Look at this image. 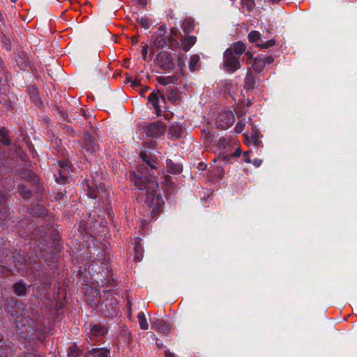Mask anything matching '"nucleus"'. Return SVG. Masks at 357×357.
Segmentation results:
<instances>
[{"label":"nucleus","instance_id":"nucleus-1","mask_svg":"<svg viewBox=\"0 0 357 357\" xmlns=\"http://www.w3.org/2000/svg\"><path fill=\"white\" fill-rule=\"evenodd\" d=\"M129 178L137 189L142 190V195L146 196L145 202L149 207L155 213L160 211L164 202L162 197L157 192L158 183L155 177L151 175H139L136 172H130Z\"/></svg>","mask_w":357,"mask_h":357},{"label":"nucleus","instance_id":"nucleus-2","mask_svg":"<svg viewBox=\"0 0 357 357\" xmlns=\"http://www.w3.org/2000/svg\"><path fill=\"white\" fill-rule=\"evenodd\" d=\"M180 34V31L176 27H172L169 32H167L166 26L161 25L152 36L153 47L156 49L167 47L173 51L177 50L180 47L178 40Z\"/></svg>","mask_w":357,"mask_h":357},{"label":"nucleus","instance_id":"nucleus-3","mask_svg":"<svg viewBox=\"0 0 357 357\" xmlns=\"http://www.w3.org/2000/svg\"><path fill=\"white\" fill-rule=\"evenodd\" d=\"M245 45L241 41L233 43L223 54V68L228 72L234 73L241 67L240 56L245 52Z\"/></svg>","mask_w":357,"mask_h":357},{"label":"nucleus","instance_id":"nucleus-4","mask_svg":"<svg viewBox=\"0 0 357 357\" xmlns=\"http://www.w3.org/2000/svg\"><path fill=\"white\" fill-rule=\"evenodd\" d=\"M147 99L154 108L157 116H161L162 108H166V99L164 93L159 90L153 91Z\"/></svg>","mask_w":357,"mask_h":357},{"label":"nucleus","instance_id":"nucleus-5","mask_svg":"<svg viewBox=\"0 0 357 357\" xmlns=\"http://www.w3.org/2000/svg\"><path fill=\"white\" fill-rule=\"evenodd\" d=\"M155 63L163 70L170 71L174 68V59L167 51H161L157 54Z\"/></svg>","mask_w":357,"mask_h":357},{"label":"nucleus","instance_id":"nucleus-6","mask_svg":"<svg viewBox=\"0 0 357 357\" xmlns=\"http://www.w3.org/2000/svg\"><path fill=\"white\" fill-rule=\"evenodd\" d=\"M235 121L234 115L231 111L223 110L220 112L215 119V125L218 128L225 130L231 127Z\"/></svg>","mask_w":357,"mask_h":357},{"label":"nucleus","instance_id":"nucleus-7","mask_svg":"<svg viewBox=\"0 0 357 357\" xmlns=\"http://www.w3.org/2000/svg\"><path fill=\"white\" fill-rule=\"evenodd\" d=\"M58 175H55L56 180L61 184L68 182L70 167L66 162L59 161L56 167Z\"/></svg>","mask_w":357,"mask_h":357},{"label":"nucleus","instance_id":"nucleus-8","mask_svg":"<svg viewBox=\"0 0 357 357\" xmlns=\"http://www.w3.org/2000/svg\"><path fill=\"white\" fill-rule=\"evenodd\" d=\"M165 131V125L160 121L150 123L145 128L146 135L155 138L160 136Z\"/></svg>","mask_w":357,"mask_h":357},{"label":"nucleus","instance_id":"nucleus-9","mask_svg":"<svg viewBox=\"0 0 357 357\" xmlns=\"http://www.w3.org/2000/svg\"><path fill=\"white\" fill-rule=\"evenodd\" d=\"M82 149L89 154H93L99 149V146L94 137L86 133L83 138Z\"/></svg>","mask_w":357,"mask_h":357},{"label":"nucleus","instance_id":"nucleus-10","mask_svg":"<svg viewBox=\"0 0 357 357\" xmlns=\"http://www.w3.org/2000/svg\"><path fill=\"white\" fill-rule=\"evenodd\" d=\"M262 135L258 130H253L251 133L244 134V142L248 146H253L255 147L261 146V141L260 138Z\"/></svg>","mask_w":357,"mask_h":357},{"label":"nucleus","instance_id":"nucleus-11","mask_svg":"<svg viewBox=\"0 0 357 357\" xmlns=\"http://www.w3.org/2000/svg\"><path fill=\"white\" fill-rule=\"evenodd\" d=\"M197 38L193 36H187L181 42L183 51L188 52L196 43Z\"/></svg>","mask_w":357,"mask_h":357},{"label":"nucleus","instance_id":"nucleus-12","mask_svg":"<svg viewBox=\"0 0 357 357\" xmlns=\"http://www.w3.org/2000/svg\"><path fill=\"white\" fill-rule=\"evenodd\" d=\"M139 158L151 169H155L157 168V160L151 155L146 154V153L142 152L139 155Z\"/></svg>","mask_w":357,"mask_h":357},{"label":"nucleus","instance_id":"nucleus-13","mask_svg":"<svg viewBox=\"0 0 357 357\" xmlns=\"http://www.w3.org/2000/svg\"><path fill=\"white\" fill-rule=\"evenodd\" d=\"M266 66V61H264L263 57L257 56L254 58L252 62V68L253 70L256 73H261L263 71L264 67Z\"/></svg>","mask_w":357,"mask_h":357},{"label":"nucleus","instance_id":"nucleus-14","mask_svg":"<svg viewBox=\"0 0 357 357\" xmlns=\"http://www.w3.org/2000/svg\"><path fill=\"white\" fill-rule=\"evenodd\" d=\"M182 131L181 127L178 124H172L168 129V136L170 138H178Z\"/></svg>","mask_w":357,"mask_h":357},{"label":"nucleus","instance_id":"nucleus-15","mask_svg":"<svg viewBox=\"0 0 357 357\" xmlns=\"http://www.w3.org/2000/svg\"><path fill=\"white\" fill-rule=\"evenodd\" d=\"M134 251V260L137 262L141 261L144 256V250L139 241L135 243Z\"/></svg>","mask_w":357,"mask_h":357},{"label":"nucleus","instance_id":"nucleus-16","mask_svg":"<svg viewBox=\"0 0 357 357\" xmlns=\"http://www.w3.org/2000/svg\"><path fill=\"white\" fill-rule=\"evenodd\" d=\"M15 266L17 268L19 273L22 275L26 273L28 269H31L30 264L27 262L26 259H24V262L19 261L17 259L14 261Z\"/></svg>","mask_w":357,"mask_h":357},{"label":"nucleus","instance_id":"nucleus-17","mask_svg":"<svg viewBox=\"0 0 357 357\" xmlns=\"http://www.w3.org/2000/svg\"><path fill=\"white\" fill-rule=\"evenodd\" d=\"M200 57L197 54H193L190 56L189 61V69L191 72L198 70L199 68Z\"/></svg>","mask_w":357,"mask_h":357},{"label":"nucleus","instance_id":"nucleus-18","mask_svg":"<svg viewBox=\"0 0 357 357\" xmlns=\"http://www.w3.org/2000/svg\"><path fill=\"white\" fill-rule=\"evenodd\" d=\"M90 333L93 336L100 337L104 335L105 328L100 324H91Z\"/></svg>","mask_w":357,"mask_h":357},{"label":"nucleus","instance_id":"nucleus-19","mask_svg":"<svg viewBox=\"0 0 357 357\" xmlns=\"http://www.w3.org/2000/svg\"><path fill=\"white\" fill-rule=\"evenodd\" d=\"M167 169L171 174H178L182 171L181 165L174 163L171 160H167Z\"/></svg>","mask_w":357,"mask_h":357},{"label":"nucleus","instance_id":"nucleus-20","mask_svg":"<svg viewBox=\"0 0 357 357\" xmlns=\"http://www.w3.org/2000/svg\"><path fill=\"white\" fill-rule=\"evenodd\" d=\"M194 20L191 18H186L184 20L182 29L185 33H189L194 30Z\"/></svg>","mask_w":357,"mask_h":357},{"label":"nucleus","instance_id":"nucleus-21","mask_svg":"<svg viewBox=\"0 0 357 357\" xmlns=\"http://www.w3.org/2000/svg\"><path fill=\"white\" fill-rule=\"evenodd\" d=\"M157 79L160 84L166 86L174 84L177 80V77L176 76H160Z\"/></svg>","mask_w":357,"mask_h":357},{"label":"nucleus","instance_id":"nucleus-22","mask_svg":"<svg viewBox=\"0 0 357 357\" xmlns=\"http://www.w3.org/2000/svg\"><path fill=\"white\" fill-rule=\"evenodd\" d=\"M154 326L156 328L159 329L163 333H166L169 331L170 326L167 322L164 320H158L154 323Z\"/></svg>","mask_w":357,"mask_h":357},{"label":"nucleus","instance_id":"nucleus-23","mask_svg":"<svg viewBox=\"0 0 357 357\" xmlns=\"http://www.w3.org/2000/svg\"><path fill=\"white\" fill-rule=\"evenodd\" d=\"M14 291L17 295L22 296L26 294V287L22 282H17L14 284Z\"/></svg>","mask_w":357,"mask_h":357},{"label":"nucleus","instance_id":"nucleus-24","mask_svg":"<svg viewBox=\"0 0 357 357\" xmlns=\"http://www.w3.org/2000/svg\"><path fill=\"white\" fill-rule=\"evenodd\" d=\"M256 79L254 76L248 73L245 78V87L246 89H253L255 86Z\"/></svg>","mask_w":357,"mask_h":357},{"label":"nucleus","instance_id":"nucleus-25","mask_svg":"<svg viewBox=\"0 0 357 357\" xmlns=\"http://www.w3.org/2000/svg\"><path fill=\"white\" fill-rule=\"evenodd\" d=\"M138 321L141 329L147 330L149 328V324L145 317L144 312H141L137 315Z\"/></svg>","mask_w":357,"mask_h":357},{"label":"nucleus","instance_id":"nucleus-26","mask_svg":"<svg viewBox=\"0 0 357 357\" xmlns=\"http://www.w3.org/2000/svg\"><path fill=\"white\" fill-rule=\"evenodd\" d=\"M248 38L250 43L257 42L258 43H259V41L262 40V39L261 38V34L257 31H250L248 36Z\"/></svg>","mask_w":357,"mask_h":357},{"label":"nucleus","instance_id":"nucleus-27","mask_svg":"<svg viewBox=\"0 0 357 357\" xmlns=\"http://www.w3.org/2000/svg\"><path fill=\"white\" fill-rule=\"evenodd\" d=\"M185 57L186 56H185V54H181L177 57V59H176L177 66L180 70L181 75H183V71H184V69L185 67Z\"/></svg>","mask_w":357,"mask_h":357},{"label":"nucleus","instance_id":"nucleus-28","mask_svg":"<svg viewBox=\"0 0 357 357\" xmlns=\"http://www.w3.org/2000/svg\"><path fill=\"white\" fill-rule=\"evenodd\" d=\"M275 44V40L273 39L268 40L267 41H264L263 40L261 41H259L257 44V47H259L261 49H268L271 47H273Z\"/></svg>","mask_w":357,"mask_h":357},{"label":"nucleus","instance_id":"nucleus-29","mask_svg":"<svg viewBox=\"0 0 357 357\" xmlns=\"http://www.w3.org/2000/svg\"><path fill=\"white\" fill-rule=\"evenodd\" d=\"M241 6L243 8H246L248 11L253 10L255 6L254 0H241Z\"/></svg>","mask_w":357,"mask_h":357},{"label":"nucleus","instance_id":"nucleus-30","mask_svg":"<svg viewBox=\"0 0 357 357\" xmlns=\"http://www.w3.org/2000/svg\"><path fill=\"white\" fill-rule=\"evenodd\" d=\"M0 142L5 145H9L10 143L4 128H0Z\"/></svg>","mask_w":357,"mask_h":357},{"label":"nucleus","instance_id":"nucleus-31","mask_svg":"<svg viewBox=\"0 0 357 357\" xmlns=\"http://www.w3.org/2000/svg\"><path fill=\"white\" fill-rule=\"evenodd\" d=\"M12 351L7 346H0V357H11Z\"/></svg>","mask_w":357,"mask_h":357},{"label":"nucleus","instance_id":"nucleus-32","mask_svg":"<svg viewBox=\"0 0 357 357\" xmlns=\"http://www.w3.org/2000/svg\"><path fill=\"white\" fill-rule=\"evenodd\" d=\"M231 158H232V156L231 155L222 153V154H220L218 156L217 160L218 161L224 162L225 163H229V162H231Z\"/></svg>","mask_w":357,"mask_h":357},{"label":"nucleus","instance_id":"nucleus-33","mask_svg":"<svg viewBox=\"0 0 357 357\" xmlns=\"http://www.w3.org/2000/svg\"><path fill=\"white\" fill-rule=\"evenodd\" d=\"M19 192L22 195V196L25 199H29L31 196V192L29 190L24 188V186H19L18 188Z\"/></svg>","mask_w":357,"mask_h":357},{"label":"nucleus","instance_id":"nucleus-34","mask_svg":"<svg viewBox=\"0 0 357 357\" xmlns=\"http://www.w3.org/2000/svg\"><path fill=\"white\" fill-rule=\"evenodd\" d=\"M147 171H148V168L146 165H139L137 166L136 170L135 172H136L139 175L147 176L146 175Z\"/></svg>","mask_w":357,"mask_h":357},{"label":"nucleus","instance_id":"nucleus-35","mask_svg":"<svg viewBox=\"0 0 357 357\" xmlns=\"http://www.w3.org/2000/svg\"><path fill=\"white\" fill-rule=\"evenodd\" d=\"M139 22L140 24L145 29H149L151 24L150 20L144 17H142L139 20Z\"/></svg>","mask_w":357,"mask_h":357},{"label":"nucleus","instance_id":"nucleus-36","mask_svg":"<svg viewBox=\"0 0 357 357\" xmlns=\"http://www.w3.org/2000/svg\"><path fill=\"white\" fill-rule=\"evenodd\" d=\"M245 125V122L243 121V120L238 122L235 127L236 132H238V133L241 132L244 129Z\"/></svg>","mask_w":357,"mask_h":357},{"label":"nucleus","instance_id":"nucleus-37","mask_svg":"<svg viewBox=\"0 0 357 357\" xmlns=\"http://www.w3.org/2000/svg\"><path fill=\"white\" fill-rule=\"evenodd\" d=\"M98 192L92 190L90 187H89V190H88V192H87V195L89 197L92 198V199H96L98 197Z\"/></svg>","mask_w":357,"mask_h":357},{"label":"nucleus","instance_id":"nucleus-38","mask_svg":"<svg viewBox=\"0 0 357 357\" xmlns=\"http://www.w3.org/2000/svg\"><path fill=\"white\" fill-rule=\"evenodd\" d=\"M70 354H69V356L70 357H75V356H78V354L76 353L77 351V347L76 346H72L70 347Z\"/></svg>","mask_w":357,"mask_h":357},{"label":"nucleus","instance_id":"nucleus-39","mask_svg":"<svg viewBox=\"0 0 357 357\" xmlns=\"http://www.w3.org/2000/svg\"><path fill=\"white\" fill-rule=\"evenodd\" d=\"M109 351L107 349L100 350L98 354V357H109Z\"/></svg>","mask_w":357,"mask_h":357},{"label":"nucleus","instance_id":"nucleus-40","mask_svg":"<svg viewBox=\"0 0 357 357\" xmlns=\"http://www.w3.org/2000/svg\"><path fill=\"white\" fill-rule=\"evenodd\" d=\"M263 59L264 61H266V64L268 63V64H271L274 61V58L273 56H264L263 57Z\"/></svg>","mask_w":357,"mask_h":357},{"label":"nucleus","instance_id":"nucleus-41","mask_svg":"<svg viewBox=\"0 0 357 357\" xmlns=\"http://www.w3.org/2000/svg\"><path fill=\"white\" fill-rule=\"evenodd\" d=\"M100 350H103V349L93 348L91 350H89L87 351V354L89 355H93L94 354H97V355H98Z\"/></svg>","mask_w":357,"mask_h":357},{"label":"nucleus","instance_id":"nucleus-42","mask_svg":"<svg viewBox=\"0 0 357 357\" xmlns=\"http://www.w3.org/2000/svg\"><path fill=\"white\" fill-rule=\"evenodd\" d=\"M252 164L255 165V167H259L261 166V165L262 164V160L261 159H259V158H255L253 161H252Z\"/></svg>","mask_w":357,"mask_h":357},{"label":"nucleus","instance_id":"nucleus-43","mask_svg":"<svg viewBox=\"0 0 357 357\" xmlns=\"http://www.w3.org/2000/svg\"><path fill=\"white\" fill-rule=\"evenodd\" d=\"M249 153H250V151H245V152L243 153L244 161L246 163H250L251 162V160H250V158L248 156Z\"/></svg>","mask_w":357,"mask_h":357},{"label":"nucleus","instance_id":"nucleus-44","mask_svg":"<svg viewBox=\"0 0 357 357\" xmlns=\"http://www.w3.org/2000/svg\"><path fill=\"white\" fill-rule=\"evenodd\" d=\"M241 154V149L238 147V148H236V150L234 151V152L233 153L232 155H231L233 157H239Z\"/></svg>","mask_w":357,"mask_h":357},{"label":"nucleus","instance_id":"nucleus-45","mask_svg":"<svg viewBox=\"0 0 357 357\" xmlns=\"http://www.w3.org/2000/svg\"><path fill=\"white\" fill-rule=\"evenodd\" d=\"M128 80H129V82H132L133 86H137V85L140 84V80L138 79H135L133 80L131 79H129Z\"/></svg>","mask_w":357,"mask_h":357},{"label":"nucleus","instance_id":"nucleus-46","mask_svg":"<svg viewBox=\"0 0 357 357\" xmlns=\"http://www.w3.org/2000/svg\"><path fill=\"white\" fill-rule=\"evenodd\" d=\"M244 53H245V56H246V57H247V60L248 61V60H250H250L252 61V60H253L254 59L252 58V53H251L250 52H245H245H244Z\"/></svg>","mask_w":357,"mask_h":357},{"label":"nucleus","instance_id":"nucleus-47","mask_svg":"<svg viewBox=\"0 0 357 357\" xmlns=\"http://www.w3.org/2000/svg\"><path fill=\"white\" fill-rule=\"evenodd\" d=\"M165 357H176L174 354L172 353L169 350H167V351H165Z\"/></svg>","mask_w":357,"mask_h":357},{"label":"nucleus","instance_id":"nucleus-48","mask_svg":"<svg viewBox=\"0 0 357 357\" xmlns=\"http://www.w3.org/2000/svg\"><path fill=\"white\" fill-rule=\"evenodd\" d=\"M117 312V309L116 307H114L112 310V312H108V314L111 316H114V314H116Z\"/></svg>","mask_w":357,"mask_h":357},{"label":"nucleus","instance_id":"nucleus-49","mask_svg":"<svg viewBox=\"0 0 357 357\" xmlns=\"http://www.w3.org/2000/svg\"><path fill=\"white\" fill-rule=\"evenodd\" d=\"M137 2H138V3H139L141 5H145L146 0H137Z\"/></svg>","mask_w":357,"mask_h":357},{"label":"nucleus","instance_id":"nucleus-50","mask_svg":"<svg viewBox=\"0 0 357 357\" xmlns=\"http://www.w3.org/2000/svg\"><path fill=\"white\" fill-rule=\"evenodd\" d=\"M199 169H204L206 168V165H204L203 163H199Z\"/></svg>","mask_w":357,"mask_h":357},{"label":"nucleus","instance_id":"nucleus-51","mask_svg":"<svg viewBox=\"0 0 357 357\" xmlns=\"http://www.w3.org/2000/svg\"><path fill=\"white\" fill-rule=\"evenodd\" d=\"M6 262V259H3L0 258V263H1V264H5Z\"/></svg>","mask_w":357,"mask_h":357},{"label":"nucleus","instance_id":"nucleus-52","mask_svg":"<svg viewBox=\"0 0 357 357\" xmlns=\"http://www.w3.org/2000/svg\"><path fill=\"white\" fill-rule=\"evenodd\" d=\"M1 220H4V219L6 218V214H5V213H2V214H1Z\"/></svg>","mask_w":357,"mask_h":357},{"label":"nucleus","instance_id":"nucleus-53","mask_svg":"<svg viewBox=\"0 0 357 357\" xmlns=\"http://www.w3.org/2000/svg\"><path fill=\"white\" fill-rule=\"evenodd\" d=\"M4 253V251L3 252ZM5 252L6 254V256L10 255V252L8 250H5Z\"/></svg>","mask_w":357,"mask_h":357},{"label":"nucleus","instance_id":"nucleus-54","mask_svg":"<svg viewBox=\"0 0 357 357\" xmlns=\"http://www.w3.org/2000/svg\"><path fill=\"white\" fill-rule=\"evenodd\" d=\"M146 51H147V47L146 46V47H144L143 52L146 54Z\"/></svg>","mask_w":357,"mask_h":357},{"label":"nucleus","instance_id":"nucleus-55","mask_svg":"<svg viewBox=\"0 0 357 357\" xmlns=\"http://www.w3.org/2000/svg\"><path fill=\"white\" fill-rule=\"evenodd\" d=\"M10 1H11V2H13V3H15V2L17 1V0H10Z\"/></svg>","mask_w":357,"mask_h":357},{"label":"nucleus","instance_id":"nucleus-56","mask_svg":"<svg viewBox=\"0 0 357 357\" xmlns=\"http://www.w3.org/2000/svg\"><path fill=\"white\" fill-rule=\"evenodd\" d=\"M149 87H148V86L146 88H145V90H149Z\"/></svg>","mask_w":357,"mask_h":357},{"label":"nucleus","instance_id":"nucleus-57","mask_svg":"<svg viewBox=\"0 0 357 357\" xmlns=\"http://www.w3.org/2000/svg\"><path fill=\"white\" fill-rule=\"evenodd\" d=\"M2 79H3V77H0V82H1Z\"/></svg>","mask_w":357,"mask_h":357}]
</instances>
